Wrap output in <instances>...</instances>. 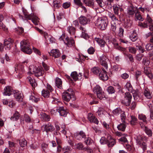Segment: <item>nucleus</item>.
<instances>
[{"mask_svg": "<svg viewBox=\"0 0 153 153\" xmlns=\"http://www.w3.org/2000/svg\"><path fill=\"white\" fill-rule=\"evenodd\" d=\"M145 49L147 51H151L152 50L153 48V44L148 43L145 46Z\"/></svg>", "mask_w": 153, "mask_h": 153, "instance_id": "obj_52", "label": "nucleus"}, {"mask_svg": "<svg viewBox=\"0 0 153 153\" xmlns=\"http://www.w3.org/2000/svg\"><path fill=\"white\" fill-rule=\"evenodd\" d=\"M20 117L18 111H16L13 116L10 118V120L13 121L17 120Z\"/></svg>", "mask_w": 153, "mask_h": 153, "instance_id": "obj_34", "label": "nucleus"}, {"mask_svg": "<svg viewBox=\"0 0 153 153\" xmlns=\"http://www.w3.org/2000/svg\"><path fill=\"white\" fill-rule=\"evenodd\" d=\"M93 142L92 140L89 137H86L85 140V142L87 145H90Z\"/></svg>", "mask_w": 153, "mask_h": 153, "instance_id": "obj_54", "label": "nucleus"}, {"mask_svg": "<svg viewBox=\"0 0 153 153\" xmlns=\"http://www.w3.org/2000/svg\"><path fill=\"white\" fill-rule=\"evenodd\" d=\"M27 79L28 81L32 87L34 88L37 86V83H36L35 79H32L30 76L27 77Z\"/></svg>", "mask_w": 153, "mask_h": 153, "instance_id": "obj_26", "label": "nucleus"}, {"mask_svg": "<svg viewBox=\"0 0 153 153\" xmlns=\"http://www.w3.org/2000/svg\"><path fill=\"white\" fill-rule=\"evenodd\" d=\"M24 16L27 19L31 20L33 23L35 25H38L39 19L33 14L31 13L30 14L27 15L25 13Z\"/></svg>", "mask_w": 153, "mask_h": 153, "instance_id": "obj_10", "label": "nucleus"}, {"mask_svg": "<svg viewBox=\"0 0 153 153\" xmlns=\"http://www.w3.org/2000/svg\"><path fill=\"white\" fill-rule=\"evenodd\" d=\"M13 93V89L10 86H7L4 89V92L3 94L5 96H10Z\"/></svg>", "mask_w": 153, "mask_h": 153, "instance_id": "obj_17", "label": "nucleus"}, {"mask_svg": "<svg viewBox=\"0 0 153 153\" xmlns=\"http://www.w3.org/2000/svg\"><path fill=\"white\" fill-rule=\"evenodd\" d=\"M102 90V89L98 85H96L93 89V91L94 93H95L96 94L98 92H100Z\"/></svg>", "mask_w": 153, "mask_h": 153, "instance_id": "obj_45", "label": "nucleus"}, {"mask_svg": "<svg viewBox=\"0 0 153 153\" xmlns=\"http://www.w3.org/2000/svg\"><path fill=\"white\" fill-rule=\"evenodd\" d=\"M91 70L92 73L95 75L99 74V73L100 72V69L98 67H94Z\"/></svg>", "mask_w": 153, "mask_h": 153, "instance_id": "obj_37", "label": "nucleus"}, {"mask_svg": "<svg viewBox=\"0 0 153 153\" xmlns=\"http://www.w3.org/2000/svg\"><path fill=\"white\" fill-rule=\"evenodd\" d=\"M88 118L91 122H93L98 124L99 121L97 118H95V116L91 113H89L88 114Z\"/></svg>", "mask_w": 153, "mask_h": 153, "instance_id": "obj_22", "label": "nucleus"}, {"mask_svg": "<svg viewBox=\"0 0 153 153\" xmlns=\"http://www.w3.org/2000/svg\"><path fill=\"white\" fill-rule=\"evenodd\" d=\"M137 143L143 149V152L146 149L147 145L144 141L147 140L148 138L144 135H138L135 137Z\"/></svg>", "mask_w": 153, "mask_h": 153, "instance_id": "obj_1", "label": "nucleus"}, {"mask_svg": "<svg viewBox=\"0 0 153 153\" xmlns=\"http://www.w3.org/2000/svg\"><path fill=\"white\" fill-rule=\"evenodd\" d=\"M146 21L143 23L139 22L138 25L144 28H147L149 27V25L153 24V20L149 15L148 14L146 19Z\"/></svg>", "mask_w": 153, "mask_h": 153, "instance_id": "obj_8", "label": "nucleus"}, {"mask_svg": "<svg viewBox=\"0 0 153 153\" xmlns=\"http://www.w3.org/2000/svg\"><path fill=\"white\" fill-rule=\"evenodd\" d=\"M61 6L60 1L59 0H54L53 1V6L55 8H58Z\"/></svg>", "mask_w": 153, "mask_h": 153, "instance_id": "obj_47", "label": "nucleus"}, {"mask_svg": "<svg viewBox=\"0 0 153 153\" xmlns=\"http://www.w3.org/2000/svg\"><path fill=\"white\" fill-rule=\"evenodd\" d=\"M114 140L112 139L111 136H109L107 137L106 139L105 137H102L100 140V142L101 144H107L109 147H112L114 146L115 142Z\"/></svg>", "mask_w": 153, "mask_h": 153, "instance_id": "obj_6", "label": "nucleus"}, {"mask_svg": "<svg viewBox=\"0 0 153 153\" xmlns=\"http://www.w3.org/2000/svg\"><path fill=\"white\" fill-rule=\"evenodd\" d=\"M58 107L51 109L50 112L52 114H55L56 112H58Z\"/></svg>", "mask_w": 153, "mask_h": 153, "instance_id": "obj_59", "label": "nucleus"}, {"mask_svg": "<svg viewBox=\"0 0 153 153\" xmlns=\"http://www.w3.org/2000/svg\"><path fill=\"white\" fill-rule=\"evenodd\" d=\"M50 55L55 58H58L61 55V53L58 49H53L51 51Z\"/></svg>", "mask_w": 153, "mask_h": 153, "instance_id": "obj_21", "label": "nucleus"}, {"mask_svg": "<svg viewBox=\"0 0 153 153\" xmlns=\"http://www.w3.org/2000/svg\"><path fill=\"white\" fill-rule=\"evenodd\" d=\"M21 49L25 53L30 54L32 53V51L28 41L24 40L22 41L20 43Z\"/></svg>", "mask_w": 153, "mask_h": 153, "instance_id": "obj_3", "label": "nucleus"}, {"mask_svg": "<svg viewBox=\"0 0 153 153\" xmlns=\"http://www.w3.org/2000/svg\"><path fill=\"white\" fill-rule=\"evenodd\" d=\"M89 71L88 70H84L83 75L85 79H87L88 78L89 76Z\"/></svg>", "mask_w": 153, "mask_h": 153, "instance_id": "obj_62", "label": "nucleus"}, {"mask_svg": "<svg viewBox=\"0 0 153 153\" xmlns=\"http://www.w3.org/2000/svg\"><path fill=\"white\" fill-rule=\"evenodd\" d=\"M128 50L130 52L133 54H135L137 51V49L134 47H129L128 48Z\"/></svg>", "mask_w": 153, "mask_h": 153, "instance_id": "obj_55", "label": "nucleus"}, {"mask_svg": "<svg viewBox=\"0 0 153 153\" xmlns=\"http://www.w3.org/2000/svg\"><path fill=\"white\" fill-rule=\"evenodd\" d=\"M76 147L77 149L79 150H83V146L82 143H80L76 145Z\"/></svg>", "mask_w": 153, "mask_h": 153, "instance_id": "obj_57", "label": "nucleus"}, {"mask_svg": "<svg viewBox=\"0 0 153 153\" xmlns=\"http://www.w3.org/2000/svg\"><path fill=\"white\" fill-rule=\"evenodd\" d=\"M29 99L32 102H37L39 101L40 99L36 97L34 95H31L30 96Z\"/></svg>", "mask_w": 153, "mask_h": 153, "instance_id": "obj_48", "label": "nucleus"}, {"mask_svg": "<svg viewBox=\"0 0 153 153\" xmlns=\"http://www.w3.org/2000/svg\"><path fill=\"white\" fill-rule=\"evenodd\" d=\"M128 117V119H127V120L131 125H134L136 124L137 119L134 116L130 115L129 117Z\"/></svg>", "mask_w": 153, "mask_h": 153, "instance_id": "obj_18", "label": "nucleus"}, {"mask_svg": "<svg viewBox=\"0 0 153 153\" xmlns=\"http://www.w3.org/2000/svg\"><path fill=\"white\" fill-rule=\"evenodd\" d=\"M71 76L74 80L75 81L78 80L79 79L78 74L76 71H74L72 72L71 74Z\"/></svg>", "mask_w": 153, "mask_h": 153, "instance_id": "obj_41", "label": "nucleus"}, {"mask_svg": "<svg viewBox=\"0 0 153 153\" xmlns=\"http://www.w3.org/2000/svg\"><path fill=\"white\" fill-rule=\"evenodd\" d=\"M22 94L19 91H16L14 93V96L16 100L19 102L22 101Z\"/></svg>", "mask_w": 153, "mask_h": 153, "instance_id": "obj_23", "label": "nucleus"}, {"mask_svg": "<svg viewBox=\"0 0 153 153\" xmlns=\"http://www.w3.org/2000/svg\"><path fill=\"white\" fill-rule=\"evenodd\" d=\"M19 143L21 147H24L25 146H26L27 141L24 139L20 140H19Z\"/></svg>", "mask_w": 153, "mask_h": 153, "instance_id": "obj_49", "label": "nucleus"}, {"mask_svg": "<svg viewBox=\"0 0 153 153\" xmlns=\"http://www.w3.org/2000/svg\"><path fill=\"white\" fill-rule=\"evenodd\" d=\"M90 16H87V17L82 16L79 18V20L80 23L83 25L89 24L90 22Z\"/></svg>", "mask_w": 153, "mask_h": 153, "instance_id": "obj_12", "label": "nucleus"}, {"mask_svg": "<svg viewBox=\"0 0 153 153\" xmlns=\"http://www.w3.org/2000/svg\"><path fill=\"white\" fill-rule=\"evenodd\" d=\"M95 40L100 45L101 47H103L104 46L105 42L102 39L96 38L95 39Z\"/></svg>", "mask_w": 153, "mask_h": 153, "instance_id": "obj_35", "label": "nucleus"}, {"mask_svg": "<svg viewBox=\"0 0 153 153\" xmlns=\"http://www.w3.org/2000/svg\"><path fill=\"white\" fill-rule=\"evenodd\" d=\"M59 40H63L68 47H71L74 45V39L71 38L66 37L65 38L64 36H62L59 38Z\"/></svg>", "mask_w": 153, "mask_h": 153, "instance_id": "obj_9", "label": "nucleus"}, {"mask_svg": "<svg viewBox=\"0 0 153 153\" xmlns=\"http://www.w3.org/2000/svg\"><path fill=\"white\" fill-rule=\"evenodd\" d=\"M123 29L122 28H120L118 31V35L121 37L123 36Z\"/></svg>", "mask_w": 153, "mask_h": 153, "instance_id": "obj_60", "label": "nucleus"}, {"mask_svg": "<svg viewBox=\"0 0 153 153\" xmlns=\"http://www.w3.org/2000/svg\"><path fill=\"white\" fill-rule=\"evenodd\" d=\"M95 50L92 47H91L88 50V52L89 54H93L94 53Z\"/></svg>", "mask_w": 153, "mask_h": 153, "instance_id": "obj_58", "label": "nucleus"}, {"mask_svg": "<svg viewBox=\"0 0 153 153\" xmlns=\"http://www.w3.org/2000/svg\"><path fill=\"white\" fill-rule=\"evenodd\" d=\"M68 32L71 35H74L75 33V28L72 26H69L67 28Z\"/></svg>", "mask_w": 153, "mask_h": 153, "instance_id": "obj_40", "label": "nucleus"}, {"mask_svg": "<svg viewBox=\"0 0 153 153\" xmlns=\"http://www.w3.org/2000/svg\"><path fill=\"white\" fill-rule=\"evenodd\" d=\"M124 146L128 151H130L131 149V146L126 143H125L124 145Z\"/></svg>", "mask_w": 153, "mask_h": 153, "instance_id": "obj_64", "label": "nucleus"}, {"mask_svg": "<svg viewBox=\"0 0 153 153\" xmlns=\"http://www.w3.org/2000/svg\"><path fill=\"white\" fill-rule=\"evenodd\" d=\"M86 32H82L81 36L85 39H87L89 38L88 35L86 33Z\"/></svg>", "mask_w": 153, "mask_h": 153, "instance_id": "obj_61", "label": "nucleus"}, {"mask_svg": "<svg viewBox=\"0 0 153 153\" xmlns=\"http://www.w3.org/2000/svg\"><path fill=\"white\" fill-rule=\"evenodd\" d=\"M138 119L140 120H142L144 123L147 124V118L146 115L144 114H138Z\"/></svg>", "mask_w": 153, "mask_h": 153, "instance_id": "obj_32", "label": "nucleus"}, {"mask_svg": "<svg viewBox=\"0 0 153 153\" xmlns=\"http://www.w3.org/2000/svg\"><path fill=\"white\" fill-rule=\"evenodd\" d=\"M42 127L44 128L45 130L47 132H48V131L52 132L55 129L54 127L50 123L43 125L42 126Z\"/></svg>", "mask_w": 153, "mask_h": 153, "instance_id": "obj_19", "label": "nucleus"}, {"mask_svg": "<svg viewBox=\"0 0 153 153\" xmlns=\"http://www.w3.org/2000/svg\"><path fill=\"white\" fill-rule=\"evenodd\" d=\"M28 74H34L35 76L37 77L42 76L44 74V71L42 68H38L31 67L30 68Z\"/></svg>", "mask_w": 153, "mask_h": 153, "instance_id": "obj_5", "label": "nucleus"}, {"mask_svg": "<svg viewBox=\"0 0 153 153\" xmlns=\"http://www.w3.org/2000/svg\"><path fill=\"white\" fill-rule=\"evenodd\" d=\"M40 117L45 121H48L50 120L49 116L44 113L41 114Z\"/></svg>", "mask_w": 153, "mask_h": 153, "instance_id": "obj_42", "label": "nucleus"}, {"mask_svg": "<svg viewBox=\"0 0 153 153\" xmlns=\"http://www.w3.org/2000/svg\"><path fill=\"white\" fill-rule=\"evenodd\" d=\"M74 2L76 4L80 7L82 5L80 0H74Z\"/></svg>", "mask_w": 153, "mask_h": 153, "instance_id": "obj_63", "label": "nucleus"}, {"mask_svg": "<svg viewBox=\"0 0 153 153\" xmlns=\"http://www.w3.org/2000/svg\"><path fill=\"white\" fill-rule=\"evenodd\" d=\"M108 16L111 19V30L112 31V33H114L115 32V16L114 14L111 13H109Z\"/></svg>", "mask_w": 153, "mask_h": 153, "instance_id": "obj_16", "label": "nucleus"}, {"mask_svg": "<svg viewBox=\"0 0 153 153\" xmlns=\"http://www.w3.org/2000/svg\"><path fill=\"white\" fill-rule=\"evenodd\" d=\"M75 138L79 140H84L86 138V135L83 131H80L78 133H76L74 134Z\"/></svg>", "mask_w": 153, "mask_h": 153, "instance_id": "obj_13", "label": "nucleus"}, {"mask_svg": "<svg viewBox=\"0 0 153 153\" xmlns=\"http://www.w3.org/2000/svg\"><path fill=\"white\" fill-rule=\"evenodd\" d=\"M127 13L128 15L132 16L135 13L134 8L132 5H131L127 8Z\"/></svg>", "mask_w": 153, "mask_h": 153, "instance_id": "obj_33", "label": "nucleus"}, {"mask_svg": "<svg viewBox=\"0 0 153 153\" xmlns=\"http://www.w3.org/2000/svg\"><path fill=\"white\" fill-rule=\"evenodd\" d=\"M97 97L100 100H102V98L105 97V96L104 94V92L102 90L100 92L97 94Z\"/></svg>", "mask_w": 153, "mask_h": 153, "instance_id": "obj_50", "label": "nucleus"}, {"mask_svg": "<svg viewBox=\"0 0 153 153\" xmlns=\"http://www.w3.org/2000/svg\"><path fill=\"white\" fill-rule=\"evenodd\" d=\"M102 71H101L99 74V76L100 79L104 81H106L108 79V76L107 74L106 70L104 68H102Z\"/></svg>", "mask_w": 153, "mask_h": 153, "instance_id": "obj_14", "label": "nucleus"}, {"mask_svg": "<svg viewBox=\"0 0 153 153\" xmlns=\"http://www.w3.org/2000/svg\"><path fill=\"white\" fill-rule=\"evenodd\" d=\"M58 112L61 116L65 117L67 114V111L65 108L62 106L58 107Z\"/></svg>", "mask_w": 153, "mask_h": 153, "instance_id": "obj_20", "label": "nucleus"}, {"mask_svg": "<svg viewBox=\"0 0 153 153\" xmlns=\"http://www.w3.org/2000/svg\"><path fill=\"white\" fill-rule=\"evenodd\" d=\"M56 86L59 88L62 89V82L61 79L58 77L55 79Z\"/></svg>", "mask_w": 153, "mask_h": 153, "instance_id": "obj_25", "label": "nucleus"}, {"mask_svg": "<svg viewBox=\"0 0 153 153\" xmlns=\"http://www.w3.org/2000/svg\"><path fill=\"white\" fill-rule=\"evenodd\" d=\"M120 114V117L123 123H125L126 118V115L124 111H122L120 108H118L115 109V115Z\"/></svg>", "mask_w": 153, "mask_h": 153, "instance_id": "obj_15", "label": "nucleus"}, {"mask_svg": "<svg viewBox=\"0 0 153 153\" xmlns=\"http://www.w3.org/2000/svg\"><path fill=\"white\" fill-rule=\"evenodd\" d=\"M93 0H84L83 1L86 6L93 7L94 6Z\"/></svg>", "mask_w": 153, "mask_h": 153, "instance_id": "obj_30", "label": "nucleus"}, {"mask_svg": "<svg viewBox=\"0 0 153 153\" xmlns=\"http://www.w3.org/2000/svg\"><path fill=\"white\" fill-rule=\"evenodd\" d=\"M21 122L24 123V120L27 123H30L31 122V120L29 116L25 114L24 117L22 116L20 117Z\"/></svg>", "mask_w": 153, "mask_h": 153, "instance_id": "obj_24", "label": "nucleus"}, {"mask_svg": "<svg viewBox=\"0 0 153 153\" xmlns=\"http://www.w3.org/2000/svg\"><path fill=\"white\" fill-rule=\"evenodd\" d=\"M100 62L101 65L102 66V68H104L106 70H108V66L107 61H108L107 57L104 55H102L100 57Z\"/></svg>", "mask_w": 153, "mask_h": 153, "instance_id": "obj_11", "label": "nucleus"}, {"mask_svg": "<svg viewBox=\"0 0 153 153\" xmlns=\"http://www.w3.org/2000/svg\"><path fill=\"white\" fill-rule=\"evenodd\" d=\"M141 127L143 128L145 127V133L149 137H151L152 135V132L151 130L149 129L147 127L144 126H141Z\"/></svg>", "mask_w": 153, "mask_h": 153, "instance_id": "obj_36", "label": "nucleus"}, {"mask_svg": "<svg viewBox=\"0 0 153 153\" xmlns=\"http://www.w3.org/2000/svg\"><path fill=\"white\" fill-rule=\"evenodd\" d=\"M42 96L45 98H48L49 97L50 93L46 90H43L42 91Z\"/></svg>", "mask_w": 153, "mask_h": 153, "instance_id": "obj_43", "label": "nucleus"}, {"mask_svg": "<svg viewBox=\"0 0 153 153\" xmlns=\"http://www.w3.org/2000/svg\"><path fill=\"white\" fill-rule=\"evenodd\" d=\"M72 149L69 146L64 147L62 149V152L64 153H70Z\"/></svg>", "mask_w": 153, "mask_h": 153, "instance_id": "obj_44", "label": "nucleus"}, {"mask_svg": "<svg viewBox=\"0 0 153 153\" xmlns=\"http://www.w3.org/2000/svg\"><path fill=\"white\" fill-rule=\"evenodd\" d=\"M144 36L146 39H147L148 37H151L149 41L151 43H153V32H149L146 34Z\"/></svg>", "mask_w": 153, "mask_h": 153, "instance_id": "obj_39", "label": "nucleus"}, {"mask_svg": "<svg viewBox=\"0 0 153 153\" xmlns=\"http://www.w3.org/2000/svg\"><path fill=\"white\" fill-rule=\"evenodd\" d=\"M4 18V17L2 14H0V29H2L4 31H6L7 30V29L2 22V21L3 20Z\"/></svg>", "mask_w": 153, "mask_h": 153, "instance_id": "obj_28", "label": "nucleus"}, {"mask_svg": "<svg viewBox=\"0 0 153 153\" xmlns=\"http://www.w3.org/2000/svg\"><path fill=\"white\" fill-rule=\"evenodd\" d=\"M136 48L137 50L139 51L140 53H142L145 51L144 48L141 45H136Z\"/></svg>", "mask_w": 153, "mask_h": 153, "instance_id": "obj_53", "label": "nucleus"}, {"mask_svg": "<svg viewBox=\"0 0 153 153\" xmlns=\"http://www.w3.org/2000/svg\"><path fill=\"white\" fill-rule=\"evenodd\" d=\"M12 42L11 39L8 40H5L4 45L6 47L5 48H7V49L9 50L12 46Z\"/></svg>", "mask_w": 153, "mask_h": 153, "instance_id": "obj_27", "label": "nucleus"}, {"mask_svg": "<svg viewBox=\"0 0 153 153\" xmlns=\"http://www.w3.org/2000/svg\"><path fill=\"white\" fill-rule=\"evenodd\" d=\"M125 104L126 106H129L130 105V108L131 110H134L136 107L137 103L136 102L133 101L130 105V102H131L132 98L131 94L128 92L125 93Z\"/></svg>", "mask_w": 153, "mask_h": 153, "instance_id": "obj_4", "label": "nucleus"}, {"mask_svg": "<svg viewBox=\"0 0 153 153\" xmlns=\"http://www.w3.org/2000/svg\"><path fill=\"white\" fill-rule=\"evenodd\" d=\"M117 127L119 130L124 131L125 130L126 126L125 124L122 123L119 125Z\"/></svg>", "mask_w": 153, "mask_h": 153, "instance_id": "obj_46", "label": "nucleus"}, {"mask_svg": "<svg viewBox=\"0 0 153 153\" xmlns=\"http://www.w3.org/2000/svg\"><path fill=\"white\" fill-rule=\"evenodd\" d=\"M135 17L137 20L140 21H143L144 20L143 18L142 17L141 15L138 13H135Z\"/></svg>", "mask_w": 153, "mask_h": 153, "instance_id": "obj_51", "label": "nucleus"}, {"mask_svg": "<svg viewBox=\"0 0 153 153\" xmlns=\"http://www.w3.org/2000/svg\"><path fill=\"white\" fill-rule=\"evenodd\" d=\"M108 22L107 18H99L97 20L96 25L101 30H104L107 26Z\"/></svg>", "mask_w": 153, "mask_h": 153, "instance_id": "obj_2", "label": "nucleus"}, {"mask_svg": "<svg viewBox=\"0 0 153 153\" xmlns=\"http://www.w3.org/2000/svg\"><path fill=\"white\" fill-rule=\"evenodd\" d=\"M115 91H116L117 94L121 96L123 92L122 91V88L121 86L117 84L115 85Z\"/></svg>", "mask_w": 153, "mask_h": 153, "instance_id": "obj_31", "label": "nucleus"}, {"mask_svg": "<svg viewBox=\"0 0 153 153\" xmlns=\"http://www.w3.org/2000/svg\"><path fill=\"white\" fill-rule=\"evenodd\" d=\"M63 100L66 102H69L71 99H75L74 96L73 94L72 90L68 89L64 92L62 94Z\"/></svg>", "mask_w": 153, "mask_h": 153, "instance_id": "obj_7", "label": "nucleus"}, {"mask_svg": "<svg viewBox=\"0 0 153 153\" xmlns=\"http://www.w3.org/2000/svg\"><path fill=\"white\" fill-rule=\"evenodd\" d=\"M143 94L145 97L147 99H150L152 98L151 94L148 89H145L143 92Z\"/></svg>", "mask_w": 153, "mask_h": 153, "instance_id": "obj_38", "label": "nucleus"}, {"mask_svg": "<svg viewBox=\"0 0 153 153\" xmlns=\"http://www.w3.org/2000/svg\"><path fill=\"white\" fill-rule=\"evenodd\" d=\"M107 91L109 94L114 93L115 91L114 88L112 86H110L108 87Z\"/></svg>", "mask_w": 153, "mask_h": 153, "instance_id": "obj_56", "label": "nucleus"}, {"mask_svg": "<svg viewBox=\"0 0 153 153\" xmlns=\"http://www.w3.org/2000/svg\"><path fill=\"white\" fill-rule=\"evenodd\" d=\"M137 35L135 31H133V33L130 36V39L132 42H135L138 39Z\"/></svg>", "mask_w": 153, "mask_h": 153, "instance_id": "obj_29", "label": "nucleus"}]
</instances>
